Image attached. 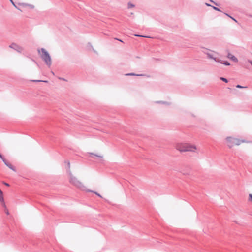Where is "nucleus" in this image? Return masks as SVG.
I'll return each mask as SVG.
<instances>
[{
  "label": "nucleus",
  "mask_w": 252,
  "mask_h": 252,
  "mask_svg": "<svg viewBox=\"0 0 252 252\" xmlns=\"http://www.w3.org/2000/svg\"><path fill=\"white\" fill-rule=\"evenodd\" d=\"M38 52L40 55L41 58L44 61L45 63L50 67L51 65L52 62L51 57L48 52L43 48L40 49H38Z\"/></svg>",
  "instance_id": "2"
},
{
  "label": "nucleus",
  "mask_w": 252,
  "mask_h": 252,
  "mask_svg": "<svg viewBox=\"0 0 252 252\" xmlns=\"http://www.w3.org/2000/svg\"><path fill=\"white\" fill-rule=\"evenodd\" d=\"M10 2L12 3V4L16 7L17 8L15 4L14 3L12 0H10Z\"/></svg>",
  "instance_id": "22"
},
{
  "label": "nucleus",
  "mask_w": 252,
  "mask_h": 252,
  "mask_svg": "<svg viewBox=\"0 0 252 252\" xmlns=\"http://www.w3.org/2000/svg\"><path fill=\"white\" fill-rule=\"evenodd\" d=\"M90 155H92V156H95V157H99L100 158V159L101 161L103 160V159H102V158H103L102 156H99V155H95V154H94L93 153H91Z\"/></svg>",
  "instance_id": "12"
},
{
  "label": "nucleus",
  "mask_w": 252,
  "mask_h": 252,
  "mask_svg": "<svg viewBox=\"0 0 252 252\" xmlns=\"http://www.w3.org/2000/svg\"><path fill=\"white\" fill-rule=\"evenodd\" d=\"M224 14L226 15V16H230L227 13H224Z\"/></svg>",
  "instance_id": "30"
},
{
  "label": "nucleus",
  "mask_w": 252,
  "mask_h": 252,
  "mask_svg": "<svg viewBox=\"0 0 252 252\" xmlns=\"http://www.w3.org/2000/svg\"><path fill=\"white\" fill-rule=\"evenodd\" d=\"M249 63H251V64L252 66V61H249Z\"/></svg>",
  "instance_id": "31"
},
{
  "label": "nucleus",
  "mask_w": 252,
  "mask_h": 252,
  "mask_svg": "<svg viewBox=\"0 0 252 252\" xmlns=\"http://www.w3.org/2000/svg\"><path fill=\"white\" fill-rule=\"evenodd\" d=\"M212 7L214 10H216V11H220H220H221L220 10V9H219V8H218V7H215V6H212Z\"/></svg>",
  "instance_id": "14"
},
{
  "label": "nucleus",
  "mask_w": 252,
  "mask_h": 252,
  "mask_svg": "<svg viewBox=\"0 0 252 252\" xmlns=\"http://www.w3.org/2000/svg\"><path fill=\"white\" fill-rule=\"evenodd\" d=\"M249 200L252 202V194H249Z\"/></svg>",
  "instance_id": "19"
},
{
  "label": "nucleus",
  "mask_w": 252,
  "mask_h": 252,
  "mask_svg": "<svg viewBox=\"0 0 252 252\" xmlns=\"http://www.w3.org/2000/svg\"><path fill=\"white\" fill-rule=\"evenodd\" d=\"M135 36H139V37H144V36L140 35H137V34H135Z\"/></svg>",
  "instance_id": "27"
},
{
  "label": "nucleus",
  "mask_w": 252,
  "mask_h": 252,
  "mask_svg": "<svg viewBox=\"0 0 252 252\" xmlns=\"http://www.w3.org/2000/svg\"><path fill=\"white\" fill-rule=\"evenodd\" d=\"M25 5L29 6H30V7H32V8H33V6L32 5H30V4H25Z\"/></svg>",
  "instance_id": "26"
},
{
  "label": "nucleus",
  "mask_w": 252,
  "mask_h": 252,
  "mask_svg": "<svg viewBox=\"0 0 252 252\" xmlns=\"http://www.w3.org/2000/svg\"><path fill=\"white\" fill-rule=\"evenodd\" d=\"M250 17H252V15H250Z\"/></svg>",
  "instance_id": "36"
},
{
  "label": "nucleus",
  "mask_w": 252,
  "mask_h": 252,
  "mask_svg": "<svg viewBox=\"0 0 252 252\" xmlns=\"http://www.w3.org/2000/svg\"><path fill=\"white\" fill-rule=\"evenodd\" d=\"M9 47L18 53H21L23 51V48L21 46H20L14 43H12Z\"/></svg>",
  "instance_id": "5"
},
{
  "label": "nucleus",
  "mask_w": 252,
  "mask_h": 252,
  "mask_svg": "<svg viewBox=\"0 0 252 252\" xmlns=\"http://www.w3.org/2000/svg\"><path fill=\"white\" fill-rule=\"evenodd\" d=\"M220 79L221 80H222V81H224V82H226V83L228 82V80H227V79L226 78H224V77H220Z\"/></svg>",
  "instance_id": "15"
},
{
  "label": "nucleus",
  "mask_w": 252,
  "mask_h": 252,
  "mask_svg": "<svg viewBox=\"0 0 252 252\" xmlns=\"http://www.w3.org/2000/svg\"><path fill=\"white\" fill-rule=\"evenodd\" d=\"M4 185H5L7 186H9V185L8 183H4Z\"/></svg>",
  "instance_id": "29"
},
{
  "label": "nucleus",
  "mask_w": 252,
  "mask_h": 252,
  "mask_svg": "<svg viewBox=\"0 0 252 252\" xmlns=\"http://www.w3.org/2000/svg\"><path fill=\"white\" fill-rule=\"evenodd\" d=\"M70 182L74 185L75 186L79 188L82 190H86V188L83 184L77 180L76 178L74 177L70 172Z\"/></svg>",
  "instance_id": "3"
},
{
  "label": "nucleus",
  "mask_w": 252,
  "mask_h": 252,
  "mask_svg": "<svg viewBox=\"0 0 252 252\" xmlns=\"http://www.w3.org/2000/svg\"><path fill=\"white\" fill-rule=\"evenodd\" d=\"M0 158L2 159V160L3 161V162H4V163L5 164V165L6 166H7L8 168H9L12 170H13L14 171H16L15 167L10 163H9V162H8L3 157L2 155V158Z\"/></svg>",
  "instance_id": "6"
},
{
  "label": "nucleus",
  "mask_w": 252,
  "mask_h": 252,
  "mask_svg": "<svg viewBox=\"0 0 252 252\" xmlns=\"http://www.w3.org/2000/svg\"><path fill=\"white\" fill-rule=\"evenodd\" d=\"M61 79L64 80V79H63V78H62Z\"/></svg>",
  "instance_id": "35"
},
{
  "label": "nucleus",
  "mask_w": 252,
  "mask_h": 252,
  "mask_svg": "<svg viewBox=\"0 0 252 252\" xmlns=\"http://www.w3.org/2000/svg\"><path fill=\"white\" fill-rule=\"evenodd\" d=\"M214 61L216 62H218V63L223 64V62L220 59H217L216 58V60H214Z\"/></svg>",
  "instance_id": "13"
},
{
  "label": "nucleus",
  "mask_w": 252,
  "mask_h": 252,
  "mask_svg": "<svg viewBox=\"0 0 252 252\" xmlns=\"http://www.w3.org/2000/svg\"><path fill=\"white\" fill-rule=\"evenodd\" d=\"M227 57L234 62H238L237 58L235 56H234V55H233L232 54H231V53H230L229 52L227 54Z\"/></svg>",
  "instance_id": "7"
},
{
  "label": "nucleus",
  "mask_w": 252,
  "mask_h": 252,
  "mask_svg": "<svg viewBox=\"0 0 252 252\" xmlns=\"http://www.w3.org/2000/svg\"><path fill=\"white\" fill-rule=\"evenodd\" d=\"M223 64L226 66H229L230 65V63L228 61H225L223 62Z\"/></svg>",
  "instance_id": "16"
},
{
  "label": "nucleus",
  "mask_w": 252,
  "mask_h": 252,
  "mask_svg": "<svg viewBox=\"0 0 252 252\" xmlns=\"http://www.w3.org/2000/svg\"><path fill=\"white\" fill-rule=\"evenodd\" d=\"M85 191H87V192H93L94 193V194H95L96 195H97L98 196L102 198V197L101 196V195L100 194H99L98 193H97V192H95V191H93V190H90V189H86Z\"/></svg>",
  "instance_id": "10"
},
{
  "label": "nucleus",
  "mask_w": 252,
  "mask_h": 252,
  "mask_svg": "<svg viewBox=\"0 0 252 252\" xmlns=\"http://www.w3.org/2000/svg\"><path fill=\"white\" fill-rule=\"evenodd\" d=\"M204 53L207 55V57L209 59H212L213 60H216V58L215 57H214L213 56V55L212 54H211L210 53H208V52H204Z\"/></svg>",
  "instance_id": "9"
},
{
  "label": "nucleus",
  "mask_w": 252,
  "mask_h": 252,
  "mask_svg": "<svg viewBox=\"0 0 252 252\" xmlns=\"http://www.w3.org/2000/svg\"><path fill=\"white\" fill-rule=\"evenodd\" d=\"M32 81H33V82H46L45 81L39 80H32Z\"/></svg>",
  "instance_id": "20"
},
{
  "label": "nucleus",
  "mask_w": 252,
  "mask_h": 252,
  "mask_svg": "<svg viewBox=\"0 0 252 252\" xmlns=\"http://www.w3.org/2000/svg\"><path fill=\"white\" fill-rule=\"evenodd\" d=\"M236 87L237 88H246L247 87H245V86H241L240 85H237L236 86Z\"/></svg>",
  "instance_id": "18"
},
{
  "label": "nucleus",
  "mask_w": 252,
  "mask_h": 252,
  "mask_svg": "<svg viewBox=\"0 0 252 252\" xmlns=\"http://www.w3.org/2000/svg\"><path fill=\"white\" fill-rule=\"evenodd\" d=\"M0 158H2V155L0 153Z\"/></svg>",
  "instance_id": "34"
},
{
  "label": "nucleus",
  "mask_w": 252,
  "mask_h": 252,
  "mask_svg": "<svg viewBox=\"0 0 252 252\" xmlns=\"http://www.w3.org/2000/svg\"><path fill=\"white\" fill-rule=\"evenodd\" d=\"M0 201L2 203V205L3 207H6L5 203L4 202V198L3 196V193L2 191L0 189Z\"/></svg>",
  "instance_id": "8"
},
{
  "label": "nucleus",
  "mask_w": 252,
  "mask_h": 252,
  "mask_svg": "<svg viewBox=\"0 0 252 252\" xmlns=\"http://www.w3.org/2000/svg\"><path fill=\"white\" fill-rule=\"evenodd\" d=\"M158 103H161L162 102V103H164V104H167V103L166 102H158Z\"/></svg>",
  "instance_id": "28"
},
{
  "label": "nucleus",
  "mask_w": 252,
  "mask_h": 252,
  "mask_svg": "<svg viewBox=\"0 0 252 252\" xmlns=\"http://www.w3.org/2000/svg\"><path fill=\"white\" fill-rule=\"evenodd\" d=\"M205 5L207 6H212V5H211L210 4H208L207 3H205Z\"/></svg>",
  "instance_id": "25"
},
{
  "label": "nucleus",
  "mask_w": 252,
  "mask_h": 252,
  "mask_svg": "<svg viewBox=\"0 0 252 252\" xmlns=\"http://www.w3.org/2000/svg\"><path fill=\"white\" fill-rule=\"evenodd\" d=\"M126 75H127V76H137L144 75L143 74H135L133 73H130L126 74Z\"/></svg>",
  "instance_id": "11"
},
{
  "label": "nucleus",
  "mask_w": 252,
  "mask_h": 252,
  "mask_svg": "<svg viewBox=\"0 0 252 252\" xmlns=\"http://www.w3.org/2000/svg\"><path fill=\"white\" fill-rule=\"evenodd\" d=\"M6 212V213L7 215H8V214H9V212H8V210H6V212Z\"/></svg>",
  "instance_id": "32"
},
{
  "label": "nucleus",
  "mask_w": 252,
  "mask_h": 252,
  "mask_svg": "<svg viewBox=\"0 0 252 252\" xmlns=\"http://www.w3.org/2000/svg\"><path fill=\"white\" fill-rule=\"evenodd\" d=\"M65 162L67 163L68 168H70V162L69 161H65Z\"/></svg>",
  "instance_id": "23"
},
{
  "label": "nucleus",
  "mask_w": 252,
  "mask_h": 252,
  "mask_svg": "<svg viewBox=\"0 0 252 252\" xmlns=\"http://www.w3.org/2000/svg\"><path fill=\"white\" fill-rule=\"evenodd\" d=\"M134 6V5L131 3H128V8H132V7H133Z\"/></svg>",
  "instance_id": "17"
},
{
  "label": "nucleus",
  "mask_w": 252,
  "mask_h": 252,
  "mask_svg": "<svg viewBox=\"0 0 252 252\" xmlns=\"http://www.w3.org/2000/svg\"><path fill=\"white\" fill-rule=\"evenodd\" d=\"M229 17H230V18H231L233 20H234L235 22H237V20H236L235 18H234L233 17H232V16H229Z\"/></svg>",
  "instance_id": "21"
},
{
  "label": "nucleus",
  "mask_w": 252,
  "mask_h": 252,
  "mask_svg": "<svg viewBox=\"0 0 252 252\" xmlns=\"http://www.w3.org/2000/svg\"><path fill=\"white\" fill-rule=\"evenodd\" d=\"M227 145L230 147H232L234 145H239L241 142H244V141H241L240 140L233 138L231 137H227L226 138Z\"/></svg>",
  "instance_id": "4"
},
{
  "label": "nucleus",
  "mask_w": 252,
  "mask_h": 252,
  "mask_svg": "<svg viewBox=\"0 0 252 252\" xmlns=\"http://www.w3.org/2000/svg\"><path fill=\"white\" fill-rule=\"evenodd\" d=\"M32 61H33L34 63H35L36 64H37V62H36L35 60H32Z\"/></svg>",
  "instance_id": "33"
},
{
  "label": "nucleus",
  "mask_w": 252,
  "mask_h": 252,
  "mask_svg": "<svg viewBox=\"0 0 252 252\" xmlns=\"http://www.w3.org/2000/svg\"><path fill=\"white\" fill-rule=\"evenodd\" d=\"M176 149L179 151L182 152H195L196 147L194 145H192L187 143H178L176 146Z\"/></svg>",
  "instance_id": "1"
},
{
  "label": "nucleus",
  "mask_w": 252,
  "mask_h": 252,
  "mask_svg": "<svg viewBox=\"0 0 252 252\" xmlns=\"http://www.w3.org/2000/svg\"><path fill=\"white\" fill-rule=\"evenodd\" d=\"M210 1H211V2H213V3H214L216 5H217V6H218V5H219V4H217V3H215V2H214L213 1H212V0H210Z\"/></svg>",
  "instance_id": "24"
}]
</instances>
